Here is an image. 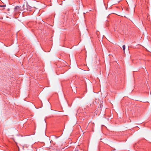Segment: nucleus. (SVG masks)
Segmentation results:
<instances>
[{
  "instance_id": "1",
  "label": "nucleus",
  "mask_w": 151,
  "mask_h": 151,
  "mask_svg": "<svg viewBox=\"0 0 151 151\" xmlns=\"http://www.w3.org/2000/svg\"><path fill=\"white\" fill-rule=\"evenodd\" d=\"M122 48H123V50L124 51V52L125 50V45H123Z\"/></svg>"
},
{
  "instance_id": "2",
  "label": "nucleus",
  "mask_w": 151,
  "mask_h": 151,
  "mask_svg": "<svg viewBox=\"0 0 151 151\" xmlns=\"http://www.w3.org/2000/svg\"><path fill=\"white\" fill-rule=\"evenodd\" d=\"M0 6L1 7H5L6 6V5H0Z\"/></svg>"
},
{
  "instance_id": "3",
  "label": "nucleus",
  "mask_w": 151,
  "mask_h": 151,
  "mask_svg": "<svg viewBox=\"0 0 151 151\" xmlns=\"http://www.w3.org/2000/svg\"><path fill=\"white\" fill-rule=\"evenodd\" d=\"M19 6H16V7H15L14 9H17L18 8H19Z\"/></svg>"
},
{
  "instance_id": "4",
  "label": "nucleus",
  "mask_w": 151,
  "mask_h": 151,
  "mask_svg": "<svg viewBox=\"0 0 151 151\" xmlns=\"http://www.w3.org/2000/svg\"><path fill=\"white\" fill-rule=\"evenodd\" d=\"M85 92H86V91H85Z\"/></svg>"
},
{
  "instance_id": "5",
  "label": "nucleus",
  "mask_w": 151,
  "mask_h": 151,
  "mask_svg": "<svg viewBox=\"0 0 151 151\" xmlns=\"http://www.w3.org/2000/svg\"><path fill=\"white\" fill-rule=\"evenodd\" d=\"M27 10L28 11H29V10L28 9H27Z\"/></svg>"
}]
</instances>
